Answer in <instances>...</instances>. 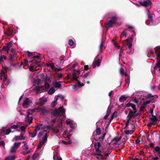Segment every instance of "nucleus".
<instances>
[{"label":"nucleus","mask_w":160,"mask_h":160,"mask_svg":"<svg viewBox=\"0 0 160 160\" xmlns=\"http://www.w3.org/2000/svg\"><path fill=\"white\" fill-rule=\"evenodd\" d=\"M155 52L157 56V62L155 65L154 69L156 70L158 68H160V48L154 49Z\"/></svg>","instance_id":"1"},{"label":"nucleus","mask_w":160,"mask_h":160,"mask_svg":"<svg viewBox=\"0 0 160 160\" xmlns=\"http://www.w3.org/2000/svg\"><path fill=\"white\" fill-rule=\"evenodd\" d=\"M35 109L37 110V111L38 112H39L40 114L44 115L46 114H47L48 112V111L44 107H38L37 108H35Z\"/></svg>","instance_id":"2"},{"label":"nucleus","mask_w":160,"mask_h":160,"mask_svg":"<svg viewBox=\"0 0 160 160\" xmlns=\"http://www.w3.org/2000/svg\"><path fill=\"white\" fill-rule=\"evenodd\" d=\"M139 4L141 6L147 7L149 5H151L152 3L150 0H144L143 1H138Z\"/></svg>","instance_id":"3"},{"label":"nucleus","mask_w":160,"mask_h":160,"mask_svg":"<svg viewBox=\"0 0 160 160\" xmlns=\"http://www.w3.org/2000/svg\"><path fill=\"white\" fill-rule=\"evenodd\" d=\"M48 137V135L47 133H45V135L42 138V140L40 141L38 145V149L40 148L44 145V144L47 141V138Z\"/></svg>","instance_id":"4"},{"label":"nucleus","mask_w":160,"mask_h":160,"mask_svg":"<svg viewBox=\"0 0 160 160\" xmlns=\"http://www.w3.org/2000/svg\"><path fill=\"white\" fill-rule=\"evenodd\" d=\"M101 146V143L100 142H98L94 143V147L96 153H98L101 152V151L99 149Z\"/></svg>","instance_id":"5"},{"label":"nucleus","mask_w":160,"mask_h":160,"mask_svg":"<svg viewBox=\"0 0 160 160\" xmlns=\"http://www.w3.org/2000/svg\"><path fill=\"white\" fill-rule=\"evenodd\" d=\"M129 112L127 116L128 119L129 120H131V119L135 117L134 114L135 113L137 112L135 111H133L131 109H129Z\"/></svg>","instance_id":"6"},{"label":"nucleus","mask_w":160,"mask_h":160,"mask_svg":"<svg viewBox=\"0 0 160 160\" xmlns=\"http://www.w3.org/2000/svg\"><path fill=\"white\" fill-rule=\"evenodd\" d=\"M8 68H6V72H5L3 70H2L1 71V76L3 77V83H4L7 79L8 77L7 74V70L8 69Z\"/></svg>","instance_id":"7"},{"label":"nucleus","mask_w":160,"mask_h":160,"mask_svg":"<svg viewBox=\"0 0 160 160\" xmlns=\"http://www.w3.org/2000/svg\"><path fill=\"white\" fill-rule=\"evenodd\" d=\"M101 63V61L99 59H97L96 58H95L93 62V68H95L96 66H99L100 65Z\"/></svg>","instance_id":"8"},{"label":"nucleus","mask_w":160,"mask_h":160,"mask_svg":"<svg viewBox=\"0 0 160 160\" xmlns=\"http://www.w3.org/2000/svg\"><path fill=\"white\" fill-rule=\"evenodd\" d=\"M132 38L131 37H128V38L125 40L128 43L127 46H128V48L129 49L131 48L132 46Z\"/></svg>","instance_id":"9"},{"label":"nucleus","mask_w":160,"mask_h":160,"mask_svg":"<svg viewBox=\"0 0 160 160\" xmlns=\"http://www.w3.org/2000/svg\"><path fill=\"white\" fill-rule=\"evenodd\" d=\"M30 62H31L32 64L35 66V68L38 67H41L42 66L41 64L38 63L39 62L36 60H32Z\"/></svg>","instance_id":"10"},{"label":"nucleus","mask_w":160,"mask_h":160,"mask_svg":"<svg viewBox=\"0 0 160 160\" xmlns=\"http://www.w3.org/2000/svg\"><path fill=\"white\" fill-rule=\"evenodd\" d=\"M40 106H42L44 105L47 102V100L45 97L40 98L39 99Z\"/></svg>","instance_id":"11"},{"label":"nucleus","mask_w":160,"mask_h":160,"mask_svg":"<svg viewBox=\"0 0 160 160\" xmlns=\"http://www.w3.org/2000/svg\"><path fill=\"white\" fill-rule=\"evenodd\" d=\"M31 102L30 101V99L28 98H27L24 101L22 104V106L24 108H27V106L30 104Z\"/></svg>","instance_id":"12"},{"label":"nucleus","mask_w":160,"mask_h":160,"mask_svg":"<svg viewBox=\"0 0 160 160\" xmlns=\"http://www.w3.org/2000/svg\"><path fill=\"white\" fill-rule=\"evenodd\" d=\"M13 32L11 29L9 28L6 32H4V34L9 37L13 35Z\"/></svg>","instance_id":"13"},{"label":"nucleus","mask_w":160,"mask_h":160,"mask_svg":"<svg viewBox=\"0 0 160 160\" xmlns=\"http://www.w3.org/2000/svg\"><path fill=\"white\" fill-rule=\"evenodd\" d=\"M53 125L52 124L51 126L50 125H46L43 127L42 128V130H45L46 129L48 130L49 131L48 132H49L50 131V130H51L53 129V128H52L53 127Z\"/></svg>","instance_id":"14"},{"label":"nucleus","mask_w":160,"mask_h":160,"mask_svg":"<svg viewBox=\"0 0 160 160\" xmlns=\"http://www.w3.org/2000/svg\"><path fill=\"white\" fill-rule=\"evenodd\" d=\"M53 114L55 116H61V115L57 109H56L54 110L53 112Z\"/></svg>","instance_id":"15"},{"label":"nucleus","mask_w":160,"mask_h":160,"mask_svg":"<svg viewBox=\"0 0 160 160\" xmlns=\"http://www.w3.org/2000/svg\"><path fill=\"white\" fill-rule=\"evenodd\" d=\"M35 109H29L27 111L28 115H27V118H28V120L29 119V115L32 114L33 113H34L35 111Z\"/></svg>","instance_id":"16"},{"label":"nucleus","mask_w":160,"mask_h":160,"mask_svg":"<svg viewBox=\"0 0 160 160\" xmlns=\"http://www.w3.org/2000/svg\"><path fill=\"white\" fill-rule=\"evenodd\" d=\"M152 118H150L149 119L152 121H154V122H158L159 120L157 118V117L153 115H152Z\"/></svg>","instance_id":"17"},{"label":"nucleus","mask_w":160,"mask_h":160,"mask_svg":"<svg viewBox=\"0 0 160 160\" xmlns=\"http://www.w3.org/2000/svg\"><path fill=\"white\" fill-rule=\"evenodd\" d=\"M115 24V23L114 22H112L111 20H109V21L106 23V27H111L112 25Z\"/></svg>","instance_id":"18"},{"label":"nucleus","mask_w":160,"mask_h":160,"mask_svg":"<svg viewBox=\"0 0 160 160\" xmlns=\"http://www.w3.org/2000/svg\"><path fill=\"white\" fill-rule=\"evenodd\" d=\"M53 85L55 88H59L61 87V84L56 81L53 84Z\"/></svg>","instance_id":"19"},{"label":"nucleus","mask_w":160,"mask_h":160,"mask_svg":"<svg viewBox=\"0 0 160 160\" xmlns=\"http://www.w3.org/2000/svg\"><path fill=\"white\" fill-rule=\"evenodd\" d=\"M111 111V110L110 108H108V109L107 111V113L105 115V117L104 118V119L105 120H107L108 117L110 115V112Z\"/></svg>","instance_id":"20"},{"label":"nucleus","mask_w":160,"mask_h":160,"mask_svg":"<svg viewBox=\"0 0 160 160\" xmlns=\"http://www.w3.org/2000/svg\"><path fill=\"white\" fill-rule=\"evenodd\" d=\"M119 71H120V73L123 76H125L126 77L128 76V74H127L125 72L123 68H121L120 69Z\"/></svg>","instance_id":"21"},{"label":"nucleus","mask_w":160,"mask_h":160,"mask_svg":"<svg viewBox=\"0 0 160 160\" xmlns=\"http://www.w3.org/2000/svg\"><path fill=\"white\" fill-rule=\"evenodd\" d=\"M127 99V97L125 95H122L119 98V101L120 102H122L125 101Z\"/></svg>","instance_id":"22"},{"label":"nucleus","mask_w":160,"mask_h":160,"mask_svg":"<svg viewBox=\"0 0 160 160\" xmlns=\"http://www.w3.org/2000/svg\"><path fill=\"white\" fill-rule=\"evenodd\" d=\"M78 77L77 76L75 72H74L72 75L71 79L73 80H76L77 82L79 81L78 79Z\"/></svg>","instance_id":"23"},{"label":"nucleus","mask_w":160,"mask_h":160,"mask_svg":"<svg viewBox=\"0 0 160 160\" xmlns=\"http://www.w3.org/2000/svg\"><path fill=\"white\" fill-rule=\"evenodd\" d=\"M121 138V137H115L112 140V142H115L114 143L116 144L119 141Z\"/></svg>","instance_id":"24"},{"label":"nucleus","mask_w":160,"mask_h":160,"mask_svg":"<svg viewBox=\"0 0 160 160\" xmlns=\"http://www.w3.org/2000/svg\"><path fill=\"white\" fill-rule=\"evenodd\" d=\"M58 110L60 112V113H61L62 114H63V113H65V110L63 108V106L60 107L58 109Z\"/></svg>","instance_id":"25"},{"label":"nucleus","mask_w":160,"mask_h":160,"mask_svg":"<svg viewBox=\"0 0 160 160\" xmlns=\"http://www.w3.org/2000/svg\"><path fill=\"white\" fill-rule=\"evenodd\" d=\"M109 18L111 19V20H111L112 22H114L115 23L117 22L118 18V17L116 16L111 17Z\"/></svg>","instance_id":"26"},{"label":"nucleus","mask_w":160,"mask_h":160,"mask_svg":"<svg viewBox=\"0 0 160 160\" xmlns=\"http://www.w3.org/2000/svg\"><path fill=\"white\" fill-rule=\"evenodd\" d=\"M134 131L135 130H133V129L132 130H125L124 131V132L125 134L127 135L129 134H132L133 133Z\"/></svg>","instance_id":"27"},{"label":"nucleus","mask_w":160,"mask_h":160,"mask_svg":"<svg viewBox=\"0 0 160 160\" xmlns=\"http://www.w3.org/2000/svg\"><path fill=\"white\" fill-rule=\"evenodd\" d=\"M16 158L15 156H9L6 158L4 160H14Z\"/></svg>","instance_id":"28"},{"label":"nucleus","mask_w":160,"mask_h":160,"mask_svg":"<svg viewBox=\"0 0 160 160\" xmlns=\"http://www.w3.org/2000/svg\"><path fill=\"white\" fill-rule=\"evenodd\" d=\"M37 132L34 130V131L32 132H29V135L31 137L33 138L36 136L37 135Z\"/></svg>","instance_id":"29"},{"label":"nucleus","mask_w":160,"mask_h":160,"mask_svg":"<svg viewBox=\"0 0 160 160\" xmlns=\"http://www.w3.org/2000/svg\"><path fill=\"white\" fill-rule=\"evenodd\" d=\"M150 122L147 124V126L149 127H150L152 126H154L156 124H158V122H154V121H153Z\"/></svg>","instance_id":"30"},{"label":"nucleus","mask_w":160,"mask_h":160,"mask_svg":"<svg viewBox=\"0 0 160 160\" xmlns=\"http://www.w3.org/2000/svg\"><path fill=\"white\" fill-rule=\"evenodd\" d=\"M42 124L37 123V125L35 127L34 130L37 132L40 130V127L42 126Z\"/></svg>","instance_id":"31"},{"label":"nucleus","mask_w":160,"mask_h":160,"mask_svg":"<svg viewBox=\"0 0 160 160\" xmlns=\"http://www.w3.org/2000/svg\"><path fill=\"white\" fill-rule=\"evenodd\" d=\"M78 85H75L74 86V88H76L78 86L81 88L84 85V84L83 83H81V82L79 81H78Z\"/></svg>","instance_id":"32"},{"label":"nucleus","mask_w":160,"mask_h":160,"mask_svg":"<svg viewBox=\"0 0 160 160\" xmlns=\"http://www.w3.org/2000/svg\"><path fill=\"white\" fill-rule=\"evenodd\" d=\"M55 92V89L53 88H51L48 91V93L49 95H52Z\"/></svg>","instance_id":"33"},{"label":"nucleus","mask_w":160,"mask_h":160,"mask_svg":"<svg viewBox=\"0 0 160 160\" xmlns=\"http://www.w3.org/2000/svg\"><path fill=\"white\" fill-rule=\"evenodd\" d=\"M46 66L48 67H51L52 70H54V68H55L54 64L53 63H47L46 64Z\"/></svg>","instance_id":"34"},{"label":"nucleus","mask_w":160,"mask_h":160,"mask_svg":"<svg viewBox=\"0 0 160 160\" xmlns=\"http://www.w3.org/2000/svg\"><path fill=\"white\" fill-rule=\"evenodd\" d=\"M95 155L98 156H100L101 157V159L102 160H104V159L106 160H107V158H105L103 157V155L101 154V152L99 153H95Z\"/></svg>","instance_id":"35"},{"label":"nucleus","mask_w":160,"mask_h":160,"mask_svg":"<svg viewBox=\"0 0 160 160\" xmlns=\"http://www.w3.org/2000/svg\"><path fill=\"white\" fill-rule=\"evenodd\" d=\"M2 49L8 52L10 50V48L7 46H4L3 47Z\"/></svg>","instance_id":"36"},{"label":"nucleus","mask_w":160,"mask_h":160,"mask_svg":"<svg viewBox=\"0 0 160 160\" xmlns=\"http://www.w3.org/2000/svg\"><path fill=\"white\" fill-rule=\"evenodd\" d=\"M16 56L14 55H12L10 54L9 56V59L12 61H14V59H16Z\"/></svg>","instance_id":"37"},{"label":"nucleus","mask_w":160,"mask_h":160,"mask_svg":"<svg viewBox=\"0 0 160 160\" xmlns=\"http://www.w3.org/2000/svg\"><path fill=\"white\" fill-rule=\"evenodd\" d=\"M20 145V142H16L14 143L13 146L16 149H17Z\"/></svg>","instance_id":"38"},{"label":"nucleus","mask_w":160,"mask_h":160,"mask_svg":"<svg viewBox=\"0 0 160 160\" xmlns=\"http://www.w3.org/2000/svg\"><path fill=\"white\" fill-rule=\"evenodd\" d=\"M96 132L97 135H100L101 133V130L100 128L98 127L97 128L96 130Z\"/></svg>","instance_id":"39"},{"label":"nucleus","mask_w":160,"mask_h":160,"mask_svg":"<svg viewBox=\"0 0 160 160\" xmlns=\"http://www.w3.org/2000/svg\"><path fill=\"white\" fill-rule=\"evenodd\" d=\"M7 59V57L6 56L1 55L0 56V62H2L3 59L6 60Z\"/></svg>","instance_id":"40"},{"label":"nucleus","mask_w":160,"mask_h":160,"mask_svg":"<svg viewBox=\"0 0 160 160\" xmlns=\"http://www.w3.org/2000/svg\"><path fill=\"white\" fill-rule=\"evenodd\" d=\"M62 142L65 144H71L72 143V142L70 140H68L67 141H62Z\"/></svg>","instance_id":"41"},{"label":"nucleus","mask_w":160,"mask_h":160,"mask_svg":"<svg viewBox=\"0 0 160 160\" xmlns=\"http://www.w3.org/2000/svg\"><path fill=\"white\" fill-rule=\"evenodd\" d=\"M155 150L158 153V154H160V147L156 146L155 148Z\"/></svg>","instance_id":"42"},{"label":"nucleus","mask_w":160,"mask_h":160,"mask_svg":"<svg viewBox=\"0 0 160 160\" xmlns=\"http://www.w3.org/2000/svg\"><path fill=\"white\" fill-rule=\"evenodd\" d=\"M68 44L71 46H73L74 44V42L72 39H70L69 40Z\"/></svg>","instance_id":"43"},{"label":"nucleus","mask_w":160,"mask_h":160,"mask_svg":"<svg viewBox=\"0 0 160 160\" xmlns=\"http://www.w3.org/2000/svg\"><path fill=\"white\" fill-rule=\"evenodd\" d=\"M146 105L143 103L141 106L140 108V111H143L144 109L146 107Z\"/></svg>","instance_id":"44"},{"label":"nucleus","mask_w":160,"mask_h":160,"mask_svg":"<svg viewBox=\"0 0 160 160\" xmlns=\"http://www.w3.org/2000/svg\"><path fill=\"white\" fill-rule=\"evenodd\" d=\"M46 132V131L44 130L43 132H40L38 135V137L39 138L40 137H42L43 136V135L44 134L45 132Z\"/></svg>","instance_id":"45"},{"label":"nucleus","mask_w":160,"mask_h":160,"mask_svg":"<svg viewBox=\"0 0 160 160\" xmlns=\"http://www.w3.org/2000/svg\"><path fill=\"white\" fill-rule=\"evenodd\" d=\"M104 42H105V40H104L103 39H102V42H101V43L100 45V47H99V49H100V50H102V47L103 46Z\"/></svg>","instance_id":"46"},{"label":"nucleus","mask_w":160,"mask_h":160,"mask_svg":"<svg viewBox=\"0 0 160 160\" xmlns=\"http://www.w3.org/2000/svg\"><path fill=\"white\" fill-rule=\"evenodd\" d=\"M128 29H125L124 31L122 32L121 34L122 36L125 37H126L127 35V33L126 32V31Z\"/></svg>","instance_id":"47"},{"label":"nucleus","mask_w":160,"mask_h":160,"mask_svg":"<svg viewBox=\"0 0 160 160\" xmlns=\"http://www.w3.org/2000/svg\"><path fill=\"white\" fill-rule=\"evenodd\" d=\"M152 98V99L154 100L155 98L154 97V96L150 94H148L147 98Z\"/></svg>","instance_id":"48"},{"label":"nucleus","mask_w":160,"mask_h":160,"mask_svg":"<svg viewBox=\"0 0 160 160\" xmlns=\"http://www.w3.org/2000/svg\"><path fill=\"white\" fill-rule=\"evenodd\" d=\"M29 70L32 72H34V71H36L37 70L36 69L35 70H34V67L33 66H30L29 68Z\"/></svg>","instance_id":"49"},{"label":"nucleus","mask_w":160,"mask_h":160,"mask_svg":"<svg viewBox=\"0 0 160 160\" xmlns=\"http://www.w3.org/2000/svg\"><path fill=\"white\" fill-rule=\"evenodd\" d=\"M57 99H56V101H54L52 102L51 103V106L52 107H54L57 104Z\"/></svg>","instance_id":"50"},{"label":"nucleus","mask_w":160,"mask_h":160,"mask_svg":"<svg viewBox=\"0 0 160 160\" xmlns=\"http://www.w3.org/2000/svg\"><path fill=\"white\" fill-rule=\"evenodd\" d=\"M16 149L13 146L11 147V148L10 150V152L11 153H13L15 152L16 151Z\"/></svg>","instance_id":"51"},{"label":"nucleus","mask_w":160,"mask_h":160,"mask_svg":"<svg viewBox=\"0 0 160 160\" xmlns=\"http://www.w3.org/2000/svg\"><path fill=\"white\" fill-rule=\"evenodd\" d=\"M131 107L133 109V111H135V112H137V110L136 107L135 105L132 103Z\"/></svg>","instance_id":"52"},{"label":"nucleus","mask_w":160,"mask_h":160,"mask_svg":"<svg viewBox=\"0 0 160 160\" xmlns=\"http://www.w3.org/2000/svg\"><path fill=\"white\" fill-rule=\"evenodd\" d=\"M28 53L27 57L28 58H29L34 55V52H31L28 51Z\"/></svg>","instance_id":"53"},{"label":"nucleus","mask_w":160,"mask_h":160,"mask_svg":"<svg viewBox=\"0 0 160 160\" xmlns=\"http://www.w3.org/2000/svg\"><path fill=\"white\" fill-rule=\"evenodd\" d=\"M117 113L116 112H114L111 115V118L110 119V121H111L114 118V115L115 113Z\"/></svg>","instance_id":"54"},{"label":"nucleus","mask_w":160,"mask_h":160,"mask_svg":"<svg viewBox=\"0 0 160 160\" xmlns=\"http://www.w3.org/2000/svg\"><path fill=\"white\" fill-rule=\"evenodd\" d=\"M90 74L89 72H87L85 74L83 75L82 76V78H87L89 75Z\"/></svg>","instance_id":"55"},{"label":"nucleus","mask_w":160,"mask_h":160,"mask_svg":"<svg viewBox=\"0 0 160 160\" xmlns=\"http://www.w3.org/2000/svg\"><path fill=\"white\" fill-rule=\"evenodd\" d=\"M27 126H21V130L22 133L23 132H25V130L26 129Z\"/></svg>","instance_id":"56"},{"label":"nucleus","mask_w":160,"mask_h":160,"mask_svg":"<svg viewBox=\"0 0 160 160\" xmlns=\"http://www.w3.org/2000/svg\"><path fill=\"white\" fill-rule=\"evenodd\" d=\"M44 86L46 89H48L50 87V85L49 84L46 82H45Z\"/></svg>","instance_id":"57"},{"label":"nucleus","mask_w":160,"mask_h":160,"mask_svg":"<svg viewBox=\"0 0 160 160\" xmlns=\"http://www.w3.org/2000/svg\"><path fill=\"white\" fill-rule=\"evenodd\" d=\"M105 135H106V133H104L103 134V136H102L99 137V140L100 141H102L103 140L104 138L105 137Z\"/></svg>","instance_id":"58"},{"label":"nucleus","mask_w":160,"mask_h":160,"mask_svg":"<svg viewBox=\"0 0 160 160\" xmlns=\"http://www.w3.org/2000/svg\"><path fill=\"white\" fill-rule=\"evenodd\" d=\"M112 42L113 43V44L116 47L119 48L120 47V46L117 45V43H116L115 42V41L114 39H112Z\"/></svg>","instance_id":"59"},{"label":"nucleus","mask_w":160,"mask_h":160,"mask_svg":"<svg viewBox=\"0 0 160 160\" xmlns=\"http://www.w3.org/2000/svg\"><path fill=\"white\" fill-rule=\"evenodd\" d=\"M141 140L140 139L138 138H137V139L135 140V143L136 144H140Z\"/></svg>","instance_id":"60"},{"label":"nucleus","mask_w":160,"mask_h":160,"mask_svg":"<svg viewBox=\"0 0 160 160\" xmlns=\"http://www.w3.org/2000/svg\"><path fill=\"white\" fill-rule=\"evenodd\" d=\"M34 90L38 92H39L40 91L41 89H40L39 86H36L34 88Z\"/></svg>","instance_id":"61"},{"label":"nucleus","mask_w":160,"mask_h":160,"mask_svg":"<svg viewBox=\"0 0 160 160\" xmlns=\"http://www.w3.org/2000/svg\"><path fill=\"white\" fill-rule=\"evenodd\" d=\"M18 140H20V136H16L13 139V141H17Z\"/></svg>","instance_id":"62"},{"label":"nucleus","mask_w":160,"mask_h":160,"mask_svg":"<svg viewBox=\"0 0 160 160\" xmlns=\"http://www.w3.org/2000/svg\"><path fill=\"white\" fill-rule=\"evenodd\" d=\"M104 153L105 154V156L107 157H108L109 155L110 154V152H109V151H108V152L105 151V152H104Z\"/></svg>","instance_id":"63"},{"label":"nucleus","mask_w":160,"mask_h":160,"mask_svg":"<svg viewBox=\"0 0 160 160\" xmlns=\"http://www.w3.org/2000/svg\"><path fill=\"white\" fill-rule=\"evenodd\" d=\"M6 134L8 135L11 132V130L10 129H7L6 130Z\"/></svg>","instance_id":"64"}]
</instances>
